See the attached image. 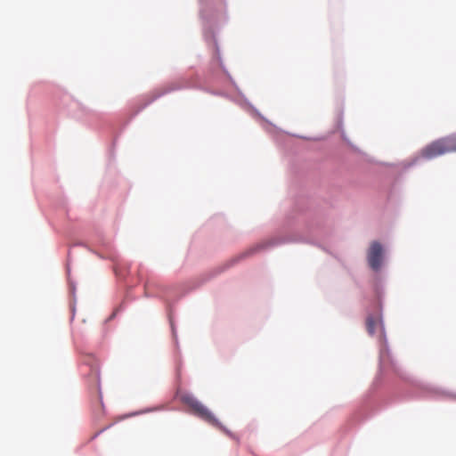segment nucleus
<instances>
[{
	"label": "nucleus",
	"mask_w": 456,
	"mask_h": 456,
	"mask_svg": "<svg viewBox=\"0 0 456 456\" xmlns=\"http://www.w3.org/2000/svg\"><path fill=\"white\" fill-rule=\"evenodd\" d=\"M452 151H456V134L431 142L421 151V156L433 159Z\"/></svg>",
	"instance_id": "f257e3e1"
},
{
	"label": "nucleus",
	"mask_w": 456,
	"mask_h": 456,
	"mask_svg": "<svg viewBox=\"0 0 456 456\" xmlns=\"http://www.w3.org/2000/svg\"><path fill=\"white\" fill-rule=\"evenodd\" d=\"M382 246L380 243L374 241L370 244L368 251V262L370 266L378 271L382 264Z\"/></svg>",
	"instance_id": "f03ea898"
},
{
	"label": "nucleus",
	"mask_w": 456,
	"mask_h": 456,
	"mask_svg": "<svg viewBox=\"0 0 456 456\" xmlns=\"http://www.w3.org/2000/svg\"><path fill=\"white\" fill-rule=\"evenodd\" d=\"M267 246H268L267 242H261V243H258V244H256L255 246H252L249 248H248L247 250H245L244 252L240 253L236 257V260H238V259H244V258H246L248 256H253L254 254L259 252L260 250L267 248Z\"/></svg>",
	"instance_id": "7ed1b4c3"
},
{
	"label": "nucleus",
	"mask_w": 456,
	"mask_h": 456,
	"mask_svg": "<svg viewBox=\"0 0 456 456\" xmlns=\"http://www.w3.org/2000/svg\"><path fill=\"white\" fill-rule=\"evenodd\" d=\"M380 322H381L380 316L369 315L366 320V328H367L368 332L370 335H373L377 327L380 324Z\"/></svg>",
	"instance_id": "20e7f679"
},
{
	"label": "nucleus",
	"mask_w": 456,
	"mask_h": 456,
	"mask_svg": "<svg viewBox=\"0 0 456 456\" xmlns=\"http://www.w3.org/2000/svg\"><path fill=\"white\" fill-rule=\"evenodd\" d=\"M201 419L207 420L208 422L211 423L212 425H217L216 419L204 407L201 406Z\"/></svg>",
	"instance_id": "39448f33"
}]
</instances>
